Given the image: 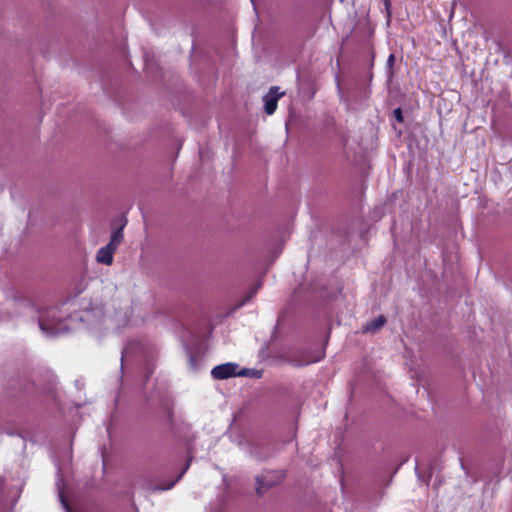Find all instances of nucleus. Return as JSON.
Listing matches in <instances>:
<instances>
[{"label":"nucleus","mask_w":512,"mask_h":512,"mask_svg":"<svg viewBox=\"0 0 512 512\" xmlns=\"http://www.w3.org/2000/svg\"><path fill=\"white\" fill-rule=\"evenodd\" d=\"M283 475L281 473H269L267 476L257 477L256 478V492L258 495L262 496L265 491L271 488L276 483H279L283 479Z\"/></svg>","instance_id":"1"},{"label":"nucleus","mask_w":512,"mask_h":512,"mask_svg":"<svg viewBox=\"0 0 512 512\" xmlns=\"http://www.w3.org/2000/svg\"><path fill=\"white\" fill-rule=\"evenodd\" d=\"M236 368L237 365L234 363L220 364L212 369L211 375L214 379L218 380L228 379L237 375Z\"/></svg>","instance_id":"2"},{"label":"nucleus","mask_w":512,"mask_h":512,"mask_svg":"<svg viewBox=\"0 0 512 512\" xmlns=\"http://www.w3.org/2000/svg\"><path fill=\"white\" fill-rule=\"evenodd\" d=\"M283 92H279V88L278 87H271L270 90H269V93L268 95H266L264 97V100H265V105H264V109H265V112L266 114L268 115H272L276 108H277V102L279 100V98L281 96H283Z\"/></svg>","instance_id":"3"},{"label":"nucleus","mask_w":512,"mask_h":512,"mask_svg":"<svg viewBox=\"0 0 512 512\" xmlns=\"http://www.w3.org/2000/svg\"><path fill=\"white\" fill-rule=\"evenodd\" d=\"M116 250L109 245L101 247L96 255L97 262L105 265H111L113 263V254Z\"/></svg>","instance_id":"4"},{"label":"nucleus","mask_w":512,"mask_h":512,"mask_svg":"<svg viewBox=\"0 0 512 512\" xmlns=\"http://www.w3.org/2000/svg\"><path fill=\"white\" fill-rule=\"evenodd\" d=\"M385 323H386V318L383 315H380L376 319H373L372 321L367 323L364 326L363 331L374 333L378 329H380L382 326H384Z\"/></svg>","instance_id":"5"},{"label":"nucleus","mask_w":512,"mask_h":512,"mask_svg":"<svg viewBox=\"0 0 512 512\" xmlns=\"http://www.w3.org/2000/svg\"><path fill=\"white\" fill-rule=\"evenodd\" d=\"M123 241V227H120L116 231L113 232L110 241L107 245L113 247L115 250L118 248L119 244Z\"/></svg>","instance_id":"6"},{"label":"nucleus","mask_w":512,"mask_h":512,"mask_svg":"<svg viewBox=\"0 0 512 512\" xmlns=\"http://www.w3.org/2000/svg\"><path fill=\"white\" fill-rule=\"evenodd\" d=\"M261 288V284L258 283L256 285H254L248 292L247 294L240 300L238 306H243L245 305L247 302H249L258 292V290Z\"/></svg>","instance_id":"7"},{"label":"nucleus","mask_w":512,"mask_h":512,"mask_svg":"<svg viewBox=\"0 0 512 512\" xmlns=\"http://www.w3.org/2000/svg\"><path fill=\"white\" fill-rule=\"evenodd\" d=\"M393 114H394V117L395 119L402 123L404 121V117H403V113H402V110L401 108H396L394 111H393Z\"/></svg>","instance_id":"8"},{"label":"nucleus","mask_w":512,"mask_h":512,"mask_svg":"<svg viewBox=\"0 0 512 512\" xmlns=\"http://www.w3.org/2000/svg\"><path fill=\"white\" fill-rule=\"evenodd\" d=\"M394 61H395V56H394V54H390V55H389V57H388V60H387V64H388L389 66H393Z\"/></svg>","instance_id":"9"}]
</instances>
